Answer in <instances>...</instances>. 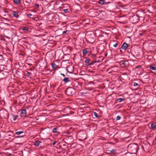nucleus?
Segmentation results:
<instances>
[{
    "mask_svg": "<svg viewBox=\"0 0 156 156\" xmlns=\"http://www.w3.org/2000/svg\"><path fill=\"white\" fill-rule=\"evenodd\" d=\"M86 133L84 130L80 131L77 134V136L80 139L79 140L81 141L83 140L86 139Z\"/></svg>",
    "mask_w": 156,
    "mask_h": 156,
    "instance_id": "f257e3e1",
    "label": "nucleus"
},
{
    "mask_svg": "<svg viewBox=\"0 0 156 156\" xmlns=\"http://www.w3.org/2000/svg\"><path fill=\"white\" fill-rule=\"evenodd\" d=\"M9 115L7 111L5 109L2 108L0 110V117L2 119L8 118Z\"/></svg>",
    "mask_w": 156,
    "mask_h": 156,
    "instance_id": "f03ea898",
    "label": "nucleus"
},
{
    "mask_svg": "<svg viewBox=\"0 0 156 156\" xmlns=\"http://www.w3.org/2000/svg\"><path fill=\"white\" fill-rule=\"evenodd\" d=\"M64 140L65 143H66L70 145L73 142L74 140L72 136H68L66 137Z\"/></svg>",
    "mask_w": 156,
    "mask_h": 156,
    "instance_id": "7ed1b4c3",
    "label": "nucleus"
},
{
    "mask_svg": "<svg viewBox=\"0 0 156 156\" xmlns=\"http://www.w3.org/2000/svg\"><path fill=\"white\" fill-rule=\"evenodd\" d=\"M66 94L71 96L73 95L75 93L74 89L72 87H69L67 88L65 91Z\"/></svg>",
    "mask_w": 156,
    "mask_h": 156,
    "instance_id": "20e7f679",
    "label": "nucleus"
},
{
    "mask_svg": "<svg viewBox=\"0 0 156 156\" xmlns=\"http://www.w3.org/2000/svg\"><path fill=\"white\" fill-rule=\"evenodd\" d=\"M130 21L133 23H134L138 22L139 20V16L137 15H134L129 17Z\"/></svg>",
    "mask_w": 156,
    "mask_h": 156,
    "instance_id": "39448f33",
    "label": "nucleus"
},
{
    "mask_svg": "<svg viewBox=\"0 0 156 156\" xmlns=\"http://www.w3.org/2000/svg\"><path fill=\"white\" fill-rule=\"evenodd\" d=\"M20 112V116L21 117H25L27 116V111L26 109H23L19 111Z\"/></svg>",
    "mask_w": 156,
    "mask_h": 156,
    "instance_id": "423d86ee",
    "label": "nucleus"
},
{
    "mask_svg": "<svg viewBox=\"0 0 156 156\" xmlns=\"http://www.w3.org/2000/svg\"><path fill=\"white\" fill-rule=\"evenodd\" d=\"M18 99L19 101V103L20 104H22L26 101L25 99L22 96H20L18 98Z\"/></svg>",
    "mask_w": 156,
    "mask_h": 156,
    "instance_id": "0eeeda50",
    "label": "nucleus"
},
{
    "mask_svg": "<svg viewBox=\"0 0 156 156\" xmlns=\"http://www.w3.org/2000/svg\"><path fill=\"white\" fill-rule=\"evenodd\" d=\"M129 45L126 43H124L121 46V48L123 49H126L129 46Z\"/></svg>",
    "mask_w": 156,
    "mask_h": 156,
    "instance_id": "6e6552de",
    "label": "nucleus"
},
{
    "mask_svg": "<svg viewBox=\"0 0 156 156\" xmlns=\"http://www.w3.org/2000/svg\"><path fill=\"white\" fill-rule=\"evenodd\" d=\"M70 9L69 6L67 9H62V12L65 13H69L70 12Z\"/></svg>",
    "mask_w": 156,
    "mask_h": 156,
    "instance_id": "1a4fd4ad",
    "label": "nucleus"
},
{
    "mask_svg": "<svg viewBox=\"0 0 156 156\" xmlns=\"http://www.w3.org/2000/svg\"><path fill=\"white\" fill-rule=\"evenodd\" d=\"M128 62L127 61H122L120 62L121 65H122L124 66H126L127 65Z\"/></svg>",
    "mask_w": 156,
    "mask_h": 156,
    "instance_id": "9d476101",
    "label": "nucleus"
},
{
    "mask_svg": "<svg viewBox=\"0 0 156 156\" xmlns=\"http://www.w3.org/2000/svg\"><path fill=\"white\" fill-rule=\"evenodd\" d=\"M98 3L101 5H104V4H106L107 3H110L109 2H106L105 0H100Z\"/></svg>",
    "mask_w": 156,
    "mask_h": 156,
    "instance_id": "9b49d317",
    "label": "nucleus"
},
{
    "mask_svg": "<svg viewBox=\"0 0 156 156\" xmlns=\"http://www.w3.org/2000/svg\"><path fill=\"white\" fill-rule=\"evenodd\" d=\"M52 132L53 133H59V129H58V128L57 127H56L54 128L52 130Z\"/></svg>",
    "mask_w": 156,
    "mask_h": 156,
    "instance_id": "f8f14e48",
    "label": "nucleus"
},
{
    "mask_svg": "<svg viewBox=\"0 0 156 156\" xmlns=\"http://www.w3.org/2000/svg\"><path fill=\"white\" fill-rule=\"evenodd\" d=\"M51 66L54 69H56L58 67V66L56 65L54 62L51 63Z\"/></svg>",
    "mask_w": 156,
    "mask_h": 156,
    "instance_id": "ddd939ff",
    "label": "nucleus"
},
{
    "mask_svg": "<svg viewBox=\"0 0 156 156\" xmlns=\"http://www.w3.org/2000/svg\"><path fill=\"white\" fill-rule=\"evenodd\" d=\"M12 15L14 17H16V18H18L19 16L18 15V12H12Z\"/></svg>",
    "mask_w": 156,
    "mask_h": 156,
    "instance_id": "4468645a",
    "label": "nucleus"
},
{
    "mask_svg": "<svg viewBox=\"0 0 156 156\" xmlns=\"http://www.w3.org/2000/svg\"><path fill=\"white\" fill-rule=\"evenodd\" d=\"M87 50V48H85L83 50V53L84 56H85L86 55L88 51Z\"/></svg>",
    "mask_w": 156,
    "mask_h": 156,
    "instance_id": "2eb2a0df",
    "label": "nucleus"
},
{
    "mask_svg": "<svg viewBox=\"0 0 156 156\" xmlns=\"http://www.w3.org/2000/svg\"><path fill=\"white\" fill-rule=\"evenodd\" d=\"M60 147L61 148H65V147L66 148V144L65 143H61Z\"/></svg>",
    "mask_w": 156,
    "mask_h": 156,
    "instance_id": "dca6fc26",
    "label": "nucleus"
},
{
    "mask_svg": "<svg viewBox=\"0 0 156 156\" xmlns=\"http://www.w3.org/2000/svg\"><path fill=\"white\" fill-rule=\"evenodd\" d=\"M99 61H94V62H90V63H89V64H88L87 65V66H91V65H93L94 63L96 62H99Z\"/></svg>",
    "mask_w": 156,
    "mask_h": 156,
    "instance_id": "f3484780",
    "label": "nucleus"
},
{
    "mask_svg": "<svg viewBox=\"0 0 156 156\" xmlns=\"http://www.w3.org/2000/svg\"><path fill=\"white\" fill-rule=\"evenodd\" d=\"M40 142L39 140L35 141V143L34 144V145L37 146H39V145L40 144Z\"/></svg>",
    "mask_w": 156,
    "mask_h": 156,
    "instance_id": "a211bd4d",
    "label": "nucleus"
},
{
    "mask_svg": "<svg viewBox=\"0 0 156 156\" xmlns=\"http://www.w3.org/2000/svg\"><path fill=\"white\" fill-rule=\"evenodd\" d=\"M139 14L137 15L139 16V17H142L143 18V15H142V14H144V13L143 12H140V13H139Z\"/></svg>",
    "mask_w": 156,
    "mask_h": 156,
    "instance_id": "6ab92c4d",
    "label": "nucleus"
},
{
    "mask_svg": "<svg viewBox=\"0 0 156 156\" xmlns=\"http://www.w3.org/2000/svg\"><path fill=\"white\" fill-rule=\"evenodd\" d=\"M63 80L65 83H66L69 81V78L68 77L65 78L63 79Z\"/></svg>",
    "mask_w": 156,
    "mask_h": 156,
    "instance_id": "aec40b11",
    "label": "nucleus"
},
{
    "mask_svg": "<svg viewBox=\"0 0 156 156\" xmlns=\"http://www.w3.org/2000/svg\"><path fill=\"white\" fill-rule=\"evenodd\" d=\"M93 115L95 116V117L97 118H98L99 116L98 114L95 112H93Z\"/></svg>",
    "mask_w": 156,
    "mask_h": 156,
    "instance_id": "412c9836",
    "label": "nucleus"
},
{
    "mask_svg": "<svg viewBox=\"0 0 156 156\" xmlns=\"http://www.w3.org/2000/svg\"><path fill=\"white\" fill-rule=\"evenodd\" d=\"M22 29L25 32H27L28 30V29L27 27H23Z\"/></svg>",
    "mask_w": 156,
    "mask_h": 156,
    "instance_id": "4be33fe9",
    "label": "nucleus"
},
{
    "mask_svg": "<svg viewBox=\"0 0 156 156\" xmlns=\"http://www.w3.org/2000/svg\"><path fill=\"white\" fill-rule=\"evenodd\" d=\"M14 2L16 4L20 3V0H13Z\"/></svg>",
    "mask_w": 156,
    "mask_h": 156,
    "instance_id": "5701e85b",
    "label": "nucleus"
},
{
    "mask_svg": "<svg viewBox=\"0 0 156 156\" xmlns=\"http://www.w3.org/2000/svg\"><path fill=\"white\" fill-rule=\"evenodd\" d=\"M150 69L153 70H156V67L152 66H150Z\"/></svg>",
    "mask_w": 156,
    "mask_h": 156,
    "instance_id": "b1692460",
    "label": "nucleus"
},
{
    "mask_svg": "<svg viewBox=\"0 0 156 156\" xmlns=\"http://www.w3.org/2000/svg\"><path fill=\"white\" fill-rule=\"evenodd\" d=\"M90 61V60L89 59L87 58H86V59H85V61H84V62L86 63L89 64V63Z\"/></svg>",
    "mask_w": 156,
    "mask_h": 156,
    "instance_id": "393cba45",
    "label": "nucleus"
},
{
    "mask_svg": "<svg viewBox=\"0 0 156 156\" xmlns=\"http://www.w3.org/2000/svg\"><path fill=\"white\" fill-rule=\"evenodd\" d=\"M23 133V131H20L16 132L15 134L17 135H19Z\"/></svg>",
    "mask_w": 156,
    "mask_h": 156,
    "instance_id": "a878e982",
    "label": "nucleus"
},
{
    "mask_svg": "<svg viewBox=\"0 0 156 156\" xmlns=\"http://www.w3.org/2000/svg\"><path fill=\"white\" fill-rule=\"evenodd\" d=\"M123 100H125V99L122 98H119L117 99V101L119 102H121Z\"/></svg>",
    "mask_w": 156,
    "mask_h": 156,
    "instance_id": "bb28decb",
    "label": "nucleus"
},
{
    "mask_svg": "<svg viewBox=\"0 0 156 156\" xmlns=\"http://www.w3.org/2000/svg\"><path fill=\"white\" fill-rule=\"evenodd\" d=\"M155 126L154 123H152L151 125V128L152 129H154L155 128Z\"/></svg>",
    "mask_w": 156,
    "mask_h": 156,
    "instance_id": "cd10ccee",
    "label": "nucleus"
},
{
    "mask_svg": "<svg viewBox=\"0 0 156 156\" xmlns=\"http://www.w3.org/2000/svg\"><path fill=\"white\" fill-rule=\"evenodd\" d=\"M34 6L35 7V8L36 9H37L39 8V5L36 3H35L34 5Z\"/></svg>",
    "mask_w": 156,
    "mask_h": 156,
    "instance_id": "c85d7f7f",
    "label": "nucleus"
},
{
    "mask_svg": "<svg viewBox=\"0 0 156 156\" xmlns=\"http://www.w3.org/2000/svg\"><path fill=\"white\" fill-rule=\"evenodd\" d=\"M133 85L134 86H137L138 87H140L139 85L136 82L134 83Z\"/></svg>",
    "mask_w": 156,
    "mask_h": 156,
    "instance_id": "c756f323",
    "label": "nucleus"
},
{
    "mask_svg": "<svg viewBox=\"0 0 156 156\" xmlns=\"http://www.w3.org/2000/svg\"><path fill=\"white\" fill-rule=\"evenodd\" d=\"M18 117V116L17 115H15L14 116V118L13 119V120H15Z\"/></svg>",
    "mask_w": 156,
    "mask_h": 156,
    "instance_id": "7c9ffc66",
    "label": "nucleus"
},
{
    "mask_svg": "<svg viewBox=\"0 0 156 156\" xmlns=\"http://www.w3.org/2000/svg\"><path fill=\"white\" fill-rule=\"evenodd\" d=\"M88 83L89 85H90V86H91L90 85H94V83L92 81H90L89 82H88Z\"/></svg>",
    "mask_w": 156,
    "mask_h": 156,
    "instance_id": "2f4dec72",
    "label": "nucleus"
},
{
    "mask_svg": "<svg viewBox=\"0 0 156 156\" xmlns=\"http://www.w3.org/2000/svg\"><path fill=\"white\" fill-rule=\"evenodd\" d=\"M103 37H104V35H100L98 36V39H102V38Z\"/></svg>",
    "mask_w": 156,
    "mask_h": 156,
    "instance_id": "473e14b6",
    "label": "nucleus"
},
{
    "mask_svg": "<svg viewBox=\"0 0 156 156\" xmlns=\"http://www.w3.org/2000/svg\"><path fill=\"white\" fill-rule=\"evenodd\" d=\"M121 119V117L119 116V115H118L117 116V117H116V120H120Z\"/></svg>",
    "mask_w": 156,
    "mask_h": 156,
    "instance_id": "72a5a7b5",
    "label": "nucleus"
},
{
    "mask_svg": "<svg viewBox=\"0 0 156 156\" xmlns=\"http://www.w3.org/2000/svg\"><path fill=\"white\" fill-rule=\"evenodd\" d=\"M118 45V43L117 42L115 44L113 45V46L114 47H116Z\"/></svg>",
    "mask_w": 156,
    "mask_h": 156,
    "instance_id": "f704fd0d",
    "label": "nucleus"
},
{
    "mask_svg": "<svg viewBox=\"0 0 156 156\" xmlns=\"http://www.w3.org/2000/svg\"><path fill=\"white\" fill-rule=\"evenodd\" d=\"M115 150L114 149L112 150L111 151V152L112 154H114Z\"/></svg>",
    "mask_w": 156,
    "mask_h": 156,
    "instance_id": "c9c22d12",
    "label": "nucleus"
},
{
    "mask_svg": "<svg viewBox=\"0 0 156 156\" xmlns=\"http://www.w3.org/2000/svg\"><path fill=\"white\" fill-rule=\"evenodd\" d=\"M31 16H32V14H30V13H28L27 15V16L28 17H30Z\"/></svg>",
    "mask_w": 156,
    "mask_h": 156,
    "instance_id": "e433bc0d",
    "label": "nucleus"
},
{
    "mask_svg": "<svg viewBox=\"0 0 156 156\" xmlns=\"http://www.w3.org/2000/svg\"><path fill=\"white\" fill-rule=\"evenodd\" d=\"M30 72H27V76H30Z\"/></svg>",
    "mask_w": 156,
    "mask_h": 156,
    "instance_id": "4c0bfd02",
    "label": "nucleus"
},
{
    "mask_svg": "<svg viewBox=\"0 0 156 156\" xmlns=\"http://www.w3.org/2000/svg\"><path fill=\"white\" fill-rule=\"evenodd\" d=\"M56 142L55 141H54V142L52 143V144L53 145H55L56 144Z\"/></svg>",
    "mask_w": 156,
    "mask_h": 156,
    "instance_id": "58836bf2",
    "label": "nucleus"
},
{
    "mask_svg": "<svg viewBox=\"0 0 156 156\" xmlns=\"http://www.w3.org/2000/svg\"><path fill=\"white\" fill-rule=\"evenodd\" d=\"M67 31H68V30L64 31L62 33H63V34H66Z\"/></svg>",
    "mask_w": 156,
    "mask_h": 156,
    "instance_id": "ea45409f",
    "label": "nucleus"
},
{
    "mask_svg": "<svg viewBox=\"0 0 156 156\" xmlns=\"http://www.w3.org/2000/svg\"><path fill=\"white\" fill-rule=\"evenodd\" d=\"M96 55H92L91 56V57L92 58H94L95 57Z\"/></svg>",
    "mask_w": 156,
    "mask_h": 156,
    "instance_id": "a19ab883",
    "label": "nucleus"
},
{
    "mask_svg": "<svg viewBox=\"0 0 156 156\" xmlns=\"http://www.w3.org/2000/svg\"><path fill=\"white\" fill-rule=\"evenodd\" d=\"M2 55H0V60H2Z\"/></svg>",
    "mask_w": 156,
    "mask_h": 156,
    "instance_id": "79ce46f5",
    "label": "nucleus"
},
{
    "mask_svg": "<svg viewBox=\"0 0 156 156\" xmlns=\"http://www.w3.org/2000/svg\"><path fill=\"white\" fill-rule=\"evenodd\" d=\"M24 136V135L22 136H17V137L19 138V137H23Z\"/></svg>",
    "mask_w": 156,
    "mask_h": 156,
    "instance_id": "37998d69",
    "label": "nucleus"
},
{
    "mask_svg": "<svg viewBox=\"0 0 156 156\" xmlns=\"http://www.w3.org/2000/svg\"><path fill=\"white\" fill-rule=\"evenodd\" d=\"M61 74L64 77H65V75L64 74H63V73H61Z\"/></svg>",
    "mask_w": 156,
    "mask_h": 156,
    "instance_id": "c03bdc74",
    "label": "nucleus"
},
{
    "mask_svg": "<svg viewBox=\"0 0 156 156\" xmlns=\"http://www.w3.org/2000/svg\"><path fill=\"white\" fill-rule=\"evenodd\" d=\"M8 132H11L12 133V131H10Z\"/></svg>",
    "mask_w": 156,
    "mask_h": 156,
    "instance_id": "a18cd8bd",
    "label": "nucleus"
},
{
    "mask_svg": "<svg viewBox=\"0 0 156 156\" xmlns=\"http://www.w3.org/2000/svg\"><path fill=\"white\" fill-rule=\"evenodd\" d=\"M140 35H142V34H140Z\"/></svg>",
    "mask_w": 156,
    "mask_h": 156,
    "instance_id": "49530a36",
    "label": "nucleus"
},
{
    "mask_svg": "<svg viewBox=\"0 0 156 156\" xmlns=\"http://www.w3.org/2000/svg\"><path fill=\"white\" fill-rule=\"evenodd\" d=\"M6 20H8L9 21V20H8L6 19Z\"/></svg>",
    "mask_w": 156,
    "mask_h": 156,
    "instance_id": "de8ad7c7",
    "label": "nucleus"
}]
</instances>
